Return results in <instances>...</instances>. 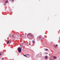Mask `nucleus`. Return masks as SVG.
Returning a JSON list of instances; mask_svg holds the SVG:
<instances>
[{"label": "nucleus", "instance_id": "obj_6", "mask_svg": "<svg viewBox=\"0 0 60 60\" xmlns=\"http://www.w3.org/2000/svg\"><path fill=\"white\" fill-rule=\"evenodd\" d=\"M33 41L32 43H35V41Z\"/></svg>", "mask_w": 60, "mask_h": 60}, {"label": "nucleus", "instance_id": "obj_9", "mask_svg": "<svg viewBox=\"0 0 60 60\" xmlns=\"http://www.w3.org/2000/svg\"><path fill=\"white\" fill-rule=\"evenodd\" d=\"M6 3H8V1L7 0L5 2Z\"/></svg>", "mask_w": 60, "mask_h": 60}, {"label": "nucleus", "instance_id": "obj_17", "mask_svg": "<svg viewBox=\"0 0 60 60\" xmlns=\"http://www.w3.org/2000/svg\"><path fill=\"white\" fill-rule=\"evenodd\" d=\"M49 55H50V54H49Z\"/></svg>", "mask_w": 60, "mask_h": 60}, {"label": "nucleus", "instance_id": "obj_21", "mask_svg": "<svg viewBox=\"0 0 60 60\" xmlns=\"http://www.w3.org/2000/svg\"><path fill=\"white\" fill-rule=\"evenodd\" d=\"M10 0V1H11V0Z\"/></svg>", "mask_w": 60, "mask_h": 60}, {"label": "nucleus", "instance_id": "obj_16", "mask_svg": "<svg viewBox=\"0 0 60 60\" xmlns=\"http://www.w3.org/2000/svg\"><path fill=\"white\" fill-rule=\"evenodd\" d=\"M26 55H29V54H26Z\"/></svg>", "mask_w": 60, "mask_h": 60}, {"label": "nucleus", "instance_id": "obj_20", "mask_svg": "<svg viewBox=\"0 0 60 60\" xmlns=\"http://www.w3.org/2000/svg\"><path fill=\"white\" fill-rule=\"evenodd\" d=\"M55 48H56V46H55Z\"/></svg>", "mask_w": 60, "mask_h": 60}, {"label": "nucleus", "instance_id": "obj_18", "mask_svg": "<svg viewBox=\"0 0 60 60\" xmlns=\"http://www.w3.org/2000/svg\"><path fill=\"white\" fill-rule=\"evenodd\" d=\"M2 59H4V58H2Z\"/></svg>", "mask_w": 60, "mask_h": 60}, {"label": "nucleus", "instance_id": "obj_4", "mask_svg": "<svg viewBox=\"0 0 60 60\" xmlns=\"http://www.w3.org/2000/svg\"><path fill=\"white\" fill-rule=\"evenodd\" d=\"M53 57V58H54V59H56V58H57L56 57V56H54Z\"/></svg>", "mask_w": 60, "mask_h": 60}, {"label": "nucleus", "instance_id": "obj_7", "mask_svg": "<svg viewBox=\"0 0 60 60\" xmlns=\"http://www.w3.org/2000/svg\"><path fill=\"white\" fill-rule=\"evenodd\" d=\"M23 56H25V57H27V56H26V55H23Z\"/></svg>", "mask_w": 60, "mask_h": 60}, {"label": "nucleus", "instance_id": "obj_2", "mask_svg": "<svg viewBox=\"0 0 60 60\" xmlns=\"http://www.w3.org/2000/svg\"><path fill=\"white\" fill-rule=\"evenodd\" d=\"M27 36L28 37V36H30V37H31L33 36V35L31 33H29L27 34Z\"/></svg>", "mask_w": 60, "mask_h": 60}, {"label": "nucleus", "instance_id": "obj_12", "mask_svg": "<svg viewBox=\"0 0 60 60\" xmlns=\"http://www.w3.org/2000/svg\"><path fill=\"white\" fill-rule=\"evenodd\" d=\"M56 46H58V45H56Z\"/></svg>", "mask_w": 60, "mask_h": 60}, {"label": "nucleus", "instance_id": "obj_19", "mask_svg": "<svg viewBox=\"0 0 60 60\" xmlns=\"http://www.w3.org/2000/svg\"><path fill=\"white\" fill-rule=\"evenodd\" d=\"M46 54H48V53H46Z\"/></svg>", "mask_w": 60, "mask_h": 60}, {"label": "nucleus", "instance_id": "obj_11", "mask_svg": "<svg viewBox=\"0 0 60 60\" xmlns=\"http://www.w3.org/2000/svg\"><path fill=\"white\" fill-rule=\"evenodd\" d=\"M4 4L5 5H6V4L5 3H4Z\"/></svg>", "mask_w": 60, "mask_h": 60}, {"label": "nucleus", "instance_id": "obj_3", "mask_svg": "<svg viewBox=\"0 0 60 60\" xmlns=\"http://www.w3.org/2000/svg\"><path fill=\"white\" fill-rule=\"evenodd\" d=\"M41 36H40L39 37H38L37 38V40H39V39L41 38Z\"/></svg>", "mask_w": 60, "mask_h": 60}, {"label": "nucleus", "instance_id": "obj_10", "mask_svg": "<svg viewBox=\"0 0 60 60\" xmlns=\"http://www.w3.org/2000/svg\"><path fill=\"white\" fill-rule=\"evenodd\" d=\"M48 49H45V50H48Z\"/></svg>", "mask_w": 60, "mask_h": 60}, {"label": "nucleus", "instance_id": "obj_1", "mask_svg": "<svg viewBox=\"0 0 60 60\" xmlns=\"http://www.w3.org/2000/svg\"><path fill=\"white\" fill-rule=\"evenodd\" d=\"M18 52L19 53H20L21 52V48L20 47H19L18 49Z\"/></svg>", "mask_w": 60, "mask_h": 60}, {"label": "nucleus", "instance_id": "obj_8", "mask_svg": "<svg viewBox=\"0 0 60 60\" xmlns=\"http://www.w3.org/2000/svg\"><path fill=\"white\" fill-rule=\"evenodd\" d=\"M9 41H7V43H8H8H9Z\"/></svg>", "mask_w": 60, "mask_h": 60}, {"label": "nucleus", "instance_id": "obj_14", "mask_svg": "<svg viewBox=\"0 0 60 60\" xmlns=\"http://www.w3.org/2000/svg\"><path fill=\"white\" fill-rule=\"evenodd\" d=\"M12 37L13 38H14V37H13V36H12Z\"/></svg>", "mask_w": 60, "mask_h": 60}, {"label": "nucleus", "instance_id": "obj_15", "mask_svg": "<svg viewBox=\"0 0 60 60\" xmlns=\"http://www.w3.org/2000/svg\"><path fill=\"white\" fill-rule=\"evenodd\" d=\"M0 55H1V53H0Z\"/></svg>", "mask_w": 60, "mask_h": 60}, {"label": "nucleus", "instance_id": "obj_5", "mask_svg": "<svg viewBox=\"0 0 60 60\" xmlns=\"http://www.w3.org/2000/svg\"><path fill=\"white\" fill-rule=\"evenodd\" d=\"M45 58L46 59H47L48 58V56H46L45 57Z\"/></svg>", "mask_w": 60, "mask_h": 60}, {"label": "nucleus", "instance_id": "obj_13", "mask_svg": "<svg viewBox=\"0 0 60 60\" xmlns=\"http://www.w3.org/2000/svg\"><path fill=\"white\" fill-rule=\"evenodd\" d=\"M12 0V1H13V2H14V0Z\"/></svg>", "mask_w": 60, "mask_h": 60}]
</instances>
